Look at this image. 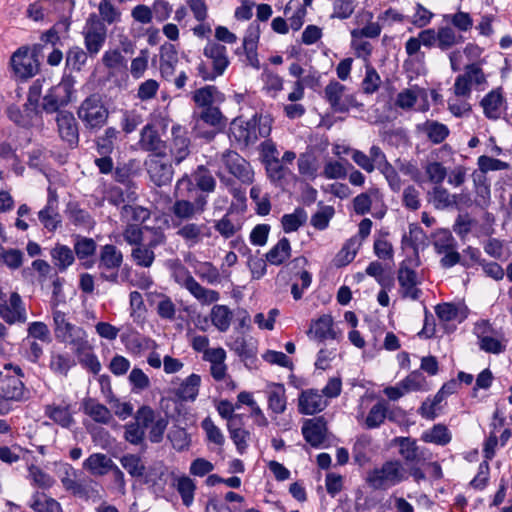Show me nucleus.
<instances>
[{
    "label": "nucleus",
    "mask_w": 512,
    "mask_h": 512,
    "mask_svg": "<svg viewBox=\"0 0 512 512\" xmlns=\"http://www.w3.org/2000/svg\"><path fill=\"white\" fill-rule=\"evenodd\" d=\"M52 318L54 336L58 342L70 346L76 356L90 349L86 331L70 322L64 312L53 309Z\"/></svg>",
    "instance_id": "f257e3e1"
},
{
    "label": "nucleus",
    "mask_w": 512,
    "mask_h": 512,
    "mask_svg": "<svg viewBox=\"0 0 512 512\" xmlns=\"http://www.w3.org/2000/svg\"><path fill=\"white\" fill-rule=\"evenodd\" d=\"M271 130L272 118L269 115L254 114L246 121L234 120L232 134L237 142L248 146L254 144L260 137H268Z\"/></svg>",
    "instance_id": "f03ea898"
},
{
    "label": "nucleus",
    "mask_w": 512,
    "mask_h": 512,
    "mask_svg": "<svg viewBox=\"0 0 512 512\" xmlns=\"http://www.w3.org/2000/svg\"><path fill=\"white\" fill-rule=\"evenodd\" d=\"M77 116L86 130L96 132L107 124L109 110L102 96L98 93H93L80 103L77 109Z\"/></svg>",
    "instance_id": "7ed1b4c3"
},
{
    "label": "nucleus",
    "mask_w": 512,
    "mask_h": 512,
    "mask_svg": "<svg viewBox=\"0 0 512 512\" xmlns=\"http://www.w3.org/2000/svg\"><path fill=\"white\" fill-rule=\"evenodd\" d=\"M203 54L210 63L200 62L197 66L198 75L205 81H213L221 76L229 65L227 49L218 42H210L205 46Z\"/></svg>",
    "instance_id": "20e7f679"
},
{
    "label": "nucleus",
    "mask_w": 512,
    "mask_h": 512,
    "mask_svg": "<svg viewBox=\"0 0 512 512\" xmlns=\"http://www.w3.org/2000/svg\"><path fill=\"white\" fill-rule=\"evenodd\" d=\"M406 479L405 471L399 460H389L381 467L373 469L367 477L368 484L376 490H385Z\"/></svg>",
    "instance_id": "39448f33"
},
{
    "label": "nucleus",
    "mask_w": 512,
    "mask_h": 512,
    "mask_svg": "<svg viewBox=\"0 0 512 512\" xmlns=\"http://www.w3.org/2000/svg\"><path fill=\"white\" fill-rule=\"evenodd\" d=\"M99 277L103 281L117 284L119 281V269L123 263V253L113 244L100 247L98 253Z\"/></svg>",
    "instance_id": "423d86ee"
},
{
    "label": "nucleus",
    "mask_w": 512,
    "mask_h": 512,
    "mask_svg": "<svg viewBox=\"0 0 512 512\" xmlns=\"http://www.w3.org/2000/svg\"><path fill=\"white\" fill-rule=\"evenodd\" d=\"M83 36L87 52L91 57H94L100 52L105 44L107 28L97 15L92 14L87 19Z\"/></svg>",
    "instance_id": "0eeeda50"
},
{
    "label": "nucleus",
    "mask_w": 512,
    "mask_h": 512,
    "mask_svg": "<svg viewBox=\"0 0 512 512\" xmlns=\"http://www.w3.org/2000/svg\"><path fill=\"white\" fill-rule=\"evenodd\" d=\"M73 87V78H63L59 84L52 87L48 94L44 96L43 110L47 113H58L61 106H65L70 102Z\"/></svg>",
    "instance_id": "6e6552de"
},
{
    "label": "nucleus",
    "mask_w": 512,
    "mask_h": 512,
    "mask_svg": "<svg viewBox=\"0 0 512 512\" xmlns=\"http://www.w3.org/2000/svg\"><path fill=\"white\" fill-rule=\"evenodd\" d=\"M221 162L226 170L242 184L250 185L253 183L254 171L250 163L239 153L227 150L222 154Z\"/></svg>",
    "instance_id": "1a4fd4ad"
},
{
    "label": "nucleus",
    "mask_w": 512,
    "mask_h": 512,
    "mask_svg": "<svg viewBox=\"0 0 512 512\" xmlns=\"http://www.w3.org/2000/svg\"><path fill=\"white\" fill-rule=\"evenodd\" d=\"M165 155H150L145 161V167L150 180L156 186H165L171 183L174 170Z\"/></svg>",
    "instance_id": "9d476101"
},
{
    "label": "nucleus",
    "mask_w": 512,
    "mask_h": 512,
    "mask_svg": "<svg viewBox=\"0 0 512 512\" xmlns=\"http://www.w3.org/2000/svg\"><path fill=\"white\" fill-rule=\"evenodd\" d=\"M13 369L15 375L4 373L0 382V398L17 402L24 401L28 398V392L21 380L24 376L23 371L19 366H15Z\"/></svg>",
    "instance_id": "9b49d317"
},
{
    "label": "nucleus",
    "mask_w": 512,
    "mask_h": 512,
    "mask_svg": "<svg viewBox=\"0 0 512 512\" xmlns=\"http://www.w3.org/2000/svg\"><path fill=\"white\" fill-rule=\"evenodd\" d=\"M173 227L178 228L176 235L180 237L188 247H194L204 238L211 236V229L205 223L185 221L173 222Z\"/></svg>",
    "instance_id": "f8f14e48"
},
{
    "label": "nucleus",
    "mask_w": 512,
    "mask_h": 512,
    "mask_svg": "<svg viewBox=\"0 0 512 512\" xmlns=\"http://www.w3.org/2000/svg\"><path fill=\"white\" fill-rule=\"evenodd\" d=\"M346 87L337 81H331L325 88V99L334 112L344 113L357 102L352 95H345Z\"/></svg>",
    "instance_id": "ddd939ff"
},
{
    "label": "nucleus",
    "mask_w": 512,
    "mask_h": 512,
    "mask_svg": "<svg viewBox=\"0 0 512 512\" xmlns=\"http://www.w3.org/2000/svg\"><path fill=\"white\" fill-rule=\"evenodd\" d=\"M207 205V198L204 195H199L194 201L185 199L176 200L171 208L175 217L173 222L183 223L189 221L197 215L204 212Z\"/></svg>",
    "instance_id": "4468645a"
},
{
    "label": "nucleus",
    "mask_w": 512,
    "mask_h": 512,
    "mask_svg": "<svg viewBox=\"0 0 512 512\" xmlns=\"http://www.w3.org/2000/svg\"><path fill=\"white\" fill-rule=\"evenodd\" d=\"M11 66L15 75L21 79L33 77L39 69V63L28 48H19L11 57Z\"/></svg>",
    "instance_id": "2eb2a0df"
},
{
    "label": "nucleus",
    "mask_w": 512,
    "mask_h": 512,
    "mask_svg": "<svg viewBox=\"0 0 512 512\" xmlns=\"http://www.w3.org/2000/svg\"><path fill=\"white\" fill-rule=\"evenodd\" d=\"M56 123L60 137L71 146L77 145L79 131L74 115L69 111H59L56 115Z\"/></svg>",
    "instance_id": "dca6fc26"
},
{
    "label": "nucleus",
    "mask_w": 512,
    "mask_h": 512,
    "mask_svg": "<svg viewBox=\"0 0 512 512\" xmlns=\"http://www.w3.org/2000/svg\"><path fill=\"white\" fill-rule=\"evenodd\" d=\"M0 316L8 324L24 323L27 320L26 310L20 295L13 292L7 302L0 307Z\"/></svg>",
    "instance_id": "f3484780"
},
{
    "label": "nucleus",
    "mask_w": 512,
    "mask_h": 512,
    "mask_svg": "<svg viewBox=\"0 0 512 512\" xmlns=\"http://www.w3.org/2000/svg\"><path fill=\"white\" fill-rule=\"evenodd\" d=\"M139 145L142 150L152 152V155H165L166 144L161 140L158 131L152 124H147L142 128Z\"/></svg>",
    "instance_id": "a211bd4d"
},
{
    "label": "nucleus",
    "mask_w": 512,
    "mask_h": 512,
    "mask_svg": "<svg viewBox=\"0 0 512 512\" xmlns=\"http://www.w3.org/2000/svg\"><path fill=\"white\" fill-rule=\"evenodd\" d=\"M326 406L327 401L317 390L302 391L299 396L298 408L301 414L313 415L322 411Z\"/></svg>",
    "instance_id": "6ab92c4d"
},
{
    "label": "nucleus",
    "mask_w": 512,
    "mask_h": 512,
    "mask_svg": "<svg viewBox=\"0 0 512 512\" xmlns=\"http://www.w3.org/2000/svg\"><path fill=\"white\" fill-rule=\"evenodd\" d=\"M333 324L332 316L324 314L317 320L312 321L307 334L311 339L319 342L327 339H336L337 332L334 330Z\"/></svg>",
    "instance_id": "aec40b11"
},
{
    "label": "nucleus",
    "mask_w": 512,
    "mask_h": 512,
    "mask_svg": "<svg viewBox=\"0 0 512 512\" xmlns=\"http://www.w3.org/2000/svg\"><path fill=\"white\" fill-rule=\"evenodd\" d=\"M326 431V422L323 417L306 420L302 427L305 440L313 447H318L324 442Z\"/></svg>",
    "instance_id": "412c9836"
},
{
    "label": "nucleus",
    "mask_w": 512,
    "mask_h": 512,
    "mask_svg": "<svg viewBox=\"0 0 512 512\" xmlns=\"http://www.w3.org/2000/svg\"><path fill=\"white\" fill-rule=\"evenodd\" d=\"M171 132L173 139L170 150L175 163L179 164L190 154V140L186 131L179 125L173 126Z\"/></svg>",
    "instance_id": "4be33fe9"
},
{
    "label": "nucleus",
    "mask_w": 512,
    "mask_h": 512,
    "mask_svg": "<svg viewBox=\"0 0 512 512\" xmlns=\"http://www.w3.org/2000/svg\"><path fill=\"white\" fill-rule=\"evenodd\" d=\"M192 99L202 109L214 107V104L222 103L225 100L224 94L216 86L207 85L193 92Z\"/></svg>",
    "instance_id": "5701e85b"
},
{
    "label": "nucleus",
    "mask_w": 512,
    "mask_h": 512,
    "mask_svg": "<svg viewBox=\"0 0 512 512\" xmlns=\"http://www.w3.org/2000/svg\"><path fill=\"white\" fill-rule=\"evenodd\" d=\"M113 465L112 459L103 453H93L83 462V468L94 476L106 475Z\"/></svg>",
    "instance_id": "b1692460"
},
{
    "label": "nucleus",
    "mask_w": 512,
    "mask_h": 512,
    "mask_svg": "<svg viewBox=\"0 0 512 512\" xmlns=\"http://www.w3.org/2000/svg\"><path fill=\"white\" fill-rule=\"evenodd\" d=\"M392 442L399 447V454L406 463H418L422 459V453L415 439L396 437Z\"/></svg>",
    "instance_id": "393cba45"
},
{
    "label": "nucleus",
    "mask_w": 512,
    "mask_h": 512,
    "mask_svg": "<svg viewBox=\"0 0 512 512\" xmlns=\"http://www.w3.org/2000/svg\"><path fill=\"white\" fill-rule=\"evenodd\" d=\"M39 221L49 231H55L61 224L58 203L55 198H48L47 204L38 213Z\"/></svg>",
    "instance_id": "a878e982"
},
{
    "label": "nucleus",
    "mask_w": 512,
    "mask_h": 512,
    "mask_svg": "<svg viewBox=\"0 0 512 512\" xmlns=\"http://www.w3.org/2000/svg\"><path fill=\"white\" fill-rule=\"evenodd\" d=\"M83 411L92 420L100 424H109L113 420L110 410L95 399L88 398L83 402Z\"/></svg>",
    "instance_id": "bb28decb"
},
{
    "label": "nucleus",
    "mask_w": 512,
    "mask_h": 512,
    "mask_svg": "<svg viewBox=\"0 0 512 512\" xmlns=\"http://www.w3.org/2000/svg\"><path fill=\"white\" fill-rule=\"evenodd\" d=\"M433 144L442 143L449 136V128L436 120H426L417 126Z\"/></svg>",
    "instance_id": "cd10ccee"
},
{
    "label": "nucleus",
    "mask_w": 512,
    "mask_h": 512,
    "mask_svg": "<svg viewBox=\"0 0 512 512\" xmlns=\"http://www.w3.org/2000/svg\"><path fill=\"white\" fill-rule=\"evenodd\" d=\"M184 288L202 305H210L217 302L220 298L219 292L203 287L195 279H188V281L184 283Z\"/></svg>",
    "instance_id": "c85d7f7f"
},
{
    "label": "nucleus",
    "mask_w": 512,
    "mask_h": 512,
    "mask_svg": "<svg viewBox=\"0 0 512 512\" xmlns=\"http://www.w3.org/2000/svg\"><path fill=\"white\" fill-rule=\"evenodd\" d=\"M228 346L233 350L241 359L248 364L253 361L256 356L257 347L253 339H246L244 336H238L231 341Z\"/></svg>",
    "instance_id": "c756f323"
},
{
    "label": "nucleus",
    "mask_w": 512,
    "mask_h": 512,
    "mask_svg": "<svg viewBox=\"0 0 512 512\" xmlns=\"http://www.w3.org/2000/svg\"><path fill=\"white\" fill-rule=\"evenodd\" d=\"M120 131L115 127H107L95 139L96 150L99 155H111L114 151Z\"/></svg>",
    "instance_id": "7c9ffc66"
},
{
    "label": "nucleus",
    "mask_w": 512,
    "mask_h": 512,
    "mask_svg": "<svg viewBox=\"0 0 512 512\" xmlns=\"http://www.w3.org/2000/svg\"><path fill=\"white\" fill-rule=\"evenodd\" d=\"M54 265L59 271H65L75 261L74 251L63 244H56L50 251Z\"/></svg>",
    "instance_id": "2f4dec72"
},
{
    "label": "nucleus",
    "mask_w": 512,
    "mask_h": 512,
    "mask_svg": "<svg viewBox=\"0 0 512 512\" xmlns=\"http://www.w3.org/2000/svg\"><path fill=\"white\" fill-rule=\"evenodd\" d=\"M267 393L269 409L275 414H282L287 405L284 385L271 384Z\"/></svg>",
    "instance_id": "473e14b6"
},
{
    "label": "nucleus",
    "mask_w": 512,
    "mask_h": 512,
    "mask_svg": "<svg viewBox=\"0 0 512 512\" xmlns=\"http://www.w3.org/2000/svg\"><path fill=\"white\" fill-rule=\"evenodd\" d=\"M422 441L433 443L438 446H446L452 440L450 430L444 424H435L431 429L425 431L421 436Z\"/></svg>",
    "instance_id": "72a5a7b5"
},
{
    "label": "nucleus",
    "mask_w": 512,
    "mask_h": 512,
    "mask_svg": "<svg viewBox=\"0 0 512 512\" xmlns=\"http://www.w3.org/2000/svg\"><path fill=\"white\" fill-rule=\"evenodd\" d=\"M503 96L499 90L489 92L481 101V106L486 117L489 119H498L501 114Z\"/></svg>",
    "instance_id": "f704fd0d"
},
{
    "label": "nucleus",
    "mask_w": 512,
    "mask_h": 512,
    "mask_svg": "<svg viewBox=\"0 0 512 512\" xmlns=\"http://www.w3.org/2000/svg\"><path fill=\"white\" fill-rule=\"evenodd\" d=\"M7 113L10 120L22 127L33 125V119L37 117L38 114L37 109L30 106L28 103L24 105L23 111H21L16 106H10L7 110Z\"/></svg>",
    "instance_id": "c9c22d12"
},
{
    "label": "nucleus",
    "mask_w": 512,
    "mask_h": 512,
    "mask_svg": "<svg viewBox=\"0 0 512 512\" xmlns=\"http://www.w3.org/2000/svg\"><path fill=\"white\" fill-rule=\"evenodd\" d=\"M232 317V311L226 305H214L210 312L211 322L220 332L229 329Z\"/></svg>",
    "instance_id": "e433bc0d"
},
{
    "label": "nucleus",
    "mask_w": 512,
    "mask_h": 512,
    "mask_svg": "<svg viewBox=\"0 0 512 512\" xmlns=\"http://www.w3.org/2000/svg\"><path fill=\"white\" fill-rule=\"evenodd\" d=\"M30 507L35 512H62V507L58 501L40 492L33 494Z\"/></svg>",
    "instance_id": "4c0bfd02"
},
{
    "label": "nucleus",
    "mask_w": 512,
    "mask_h": 512,
    "mask_svg": "<svg viewBox=\"0 0 512 512\" xmlns=\"http://www.w3.org/2000/svg\"><path fill=\"white\" fill-rule=\"evenodd\" d=\"M198 118L199 120L213 127L217 131L222 130L227 124V118L216 106L206 107L205 109H202L198 115Z\"/></svg>",
    "instance_id": "58836bf2"
},
{
    "label": "nucleus",
    "mask_w": 512,
    "mask_h": 512,
    "mask_svg": "<svg viewBox=\"0 0 512 512\" xmlns=\"http://www.w3.org/2000/svg\"><path fill=\"white\" fill-rule=\"evenodd\" d=\"M291 246L287 238H282L266 254V260L272 265H281L290 257Z\"/></svg>",
    "instance_id": "ea45409f"
},
{
    "label": "nucleus",
    "mask_w": 512,
    "mask_h": 512,
    "mask_svg": "<svg viewBox=\"0 0 512 512\" xmlns=\"http://www.w3.org/2000/svg\"><path fill=\"white\" fill-rule=\"evenodd\" d=\"M201 378L197 374H191L180 385L177 396L184 401L195 400L200 386Z\"/></svg>",
    "instance_id": "a19ab883"
},
{
    "label": "nucleus",
    "mask_w": 512,
    "mask_h": 512,
    "mask_svg": "<svg viewBox=\"0 0 512 512\" xmlns=\"http://www.w3.org/2000/svg\"><path fill=\"white\" fill-rule=\"evenodd\" d=\"M45 412L50 419L64 428H69L74 424V419L69 410V406L49 405L46 407Z\"/></svg>",
    "instance_id": "79ce46f5"
},
{
    "label": "nucleus",
    "mask_w": 512,
    "mask_h": 512,
    "mask_svg": "<svg viewBox=\"0 0 512 512\" xmlns=\"http://www.w3.org/2000/svg\"><path fill=\"white\" fill-rule=\"evenodd\" d=\"M371 443L372 439L369 435L362 434L357 437L352 448V456L355 463L363 466L369 461L368 449Z\"/></svg>",
    "instance_id": "37998d69"
},
{
    "label": "nucleus",
    "mask_w": 512,
    "mask_h": 512,
    "mask_svg": "<svg viewBox=\"0 0 512 512\" xmlns=\"http://www.w3.org/2000/svg\"><path fill=\"white\" fill-rule=\"evenodd\" d=\"M438 48L442 51L451 49L453 46L463 42V36L448 26L440 27L437 31Z\"/></svg>",
    "instance_id": "c03bdc74"
},
{
    "label": "nucleus",
    "mask_w": 512,
    "mask_h": 512,
    "mask_svg": "<svg viewBox=\"0 0 512 512\" xmlns=\"http://www.w3.org/2000/svg\"><path fill=\"white\" fill-rule=\"evenodd\" d=\"M131 257L136 265L149 268L155 260V253L148 245L141 243L132 249Z\"/></svg>",
    "instance_id": "a18cd8bd"
},
{
    "label": "nucleus",
    "mask_w": 512,
    "mask_h": 512,
    "mask_svg": "<svg viewBox=\"0 0 512 512\" xmlns=\"http://www.w3.org/2000/svg\"><path fill=\"white\" fill-rule=\"evenodd\" d=\"M452 195L441 185L435 186L429 193V200L438 210H444L452 207Z\"/></svg>",
    "instance_id": "49530a36"
},
{
    "label": "nucleus",
    "mask_w": 512,
    "mask_h": 512,
    "mask_svg": "<svg viewBox=\"0 0 512 512\" xmlns=\"http://www.w3.org/2000/svg\"><path fill=\"white\" fill-rule=\"evenodd\" d=\"M356 253V240L351 238L344 243L341 250L336 254L333 263L338 268L344 267L354 260Z\"/></svg>",
    "instance_id": "de8ad7c7"
},
{
    "label": "nucleus",
    "mask_w": 512,
    "mask_h": 512,
    "mask_svg": "<svg viewBox=\"0 0 512 512\" xmlns=\"http://www.w3.org/2000/svg\"><path fill=\"white\" fill-rule=\"evenodd\" d=\"M24 259V253L19 249H6L0 245V264L5 265L12 270L21 267Z\"/></svg>",
    "instance_id": "09e8293b"
},
{
    "label": "nucleus",
    "mask_w": 512,
    "mask_h": 512,
    "mask_svg": "<svg viewBox=\"0 0 512 512\" xmlns=\"http://www.w3.org/2000/svg\"><path fill=\"white\" fill-rule=\"evenodd\" d=\"M195 274L208 284L220 282L219 270L210 262H197L194 266Z\"/></svg>",
    "instance_id": "8fccbe9b"
},
{
    "label": "nucleus",
    "mask_w": 512,
    "mask_h": 512,
    "mask_svg": "<svg viewBox=\"0 0 512 512\" xmlns=\"http://www.w3.org/2000/svg\"><path fill=\"white\" fill-rule=\"evenodd\" d=\"M176 489L181 496L183 504L186 507H190L193 503L196 489L193 480L187 476L177 478Z\"/></svg>",
    "instance_id": "3c124183"
},
{
    "label": "nucleus",
    "mask_w": 512,
    "mask_h": 512,
    "mask_svg": "<svg viewBox=\"0 0 512 512\" xmlns=\"http://www.w3.org/2000/svg\"><path fill=\"white\" fill-rule=\"evenodd\" d=\"M120 463L132 477H142L145 473V465L138 455L125 454L120 458Z\"/></svg>",
    "instance_id": "603ef678"
},
{
    "label": "nucleus",
    "mask_w": 512,
    "mask_h": 512,
    "mask_svg": "<svg viewBox=\"0 0 512 512\" xmlns=\"http://www.w3.org/2000/svg\"><path fill=\"white\" fill-rule=\"evenodd\" d=\"M88 54L78 46L70 48L66 54V66L73 71H81L87 62Z\"/></svg>",
    "instance_id": "864d4df0"
},
{
    "label": "nucleus",
    "mask_w": 512,
    "mask_h": 512,
    "mask_svg": "<svg viewBox=\"0 0 512 512\" xmlns=\"http://www.w3.org/2000/svg\"><path fill=\"white\" fill-rule=\"evenodd\" d=\"M386 413L387 405L385 402L381 401L373 405L365 420L366 427L368 429L379 427L384 422Z\"/></svg>",
    "instance_id": "5fc2aeb1"
},
{
    "label": "nucleus",
    "mask_w": 512,
    "mask_h": 512,
    "mask_svg": "<svg viewBox=\"0 0 512 512\" xmlns=\"http://www.w3.org/2000/svg\"><path fill=\"white\" fill-rule=\"evenodd\" d=\"M96 242L92 238L77 236L74 243V253L78 259L83 260L95 254Z\"/></svg>",
    "instance_id": "6e6d98bb"
},
{
    "label": "nucleus",
    "mask_w": 512,
    "mask_h": 512,
    "mask_svg": "<svg viewBox=\"0 0 512 512\" xmlns=\"http://www.w3.org/2000/svg\"><path fill=\"white\" fill-rule=\"evenodd\" d=\"M194 180L197 187L203 192H213L216 187V181L212 174L204 166H199L194 174Z\"/></svg>",
    "instance_id": "4d7b16f0"
},
{
    "label": "nucleus",
    "mask_w": 512,
    "mask_h": 512,
    "mask_svg": "<svg viewBox=\"0 0 512 512\" xmlns=\"http://www.w3.org/2000/svg\"><path fill=\"white\" fill-rule=\"evenodd\" d=\"M307 214L306 212L298 208L292 214H285L282 217V226L283 230L286 233H290L296 231L302 224L306 222Z\"/></svg>",
    "instance_id": "13d9d810"
},
{
    "label": "nucleus",
    "mask_w": 512,
    "mask_h": 512,
    "mask_svg": "<svg viewBox=\"0 0 512 512\" xmlns=\"http://www.w3.org/2000/svg\"><path fill=\"white\" fill-rule=\"evenodd\" d=\"M425 173L428 177V180L437 185H441L444 179L447 176V169L438 161H431L426 164L424 167Z\"/></svg>",
    "instance_id": "bf43d9fd"
},
{
    "label": "nucleus",
    "mask_w": 512,
    "mask_h": 512,
    "mask_svg": "<svg viewBox=\"0 0 512 512\" xmlns=\"http://www.w3.org/2000/svg\"><path fill=\"white\" fill-rule=\"evenodd\" d=\"M29 477L33 481V484L41 489H49L55 483L53 477L35 465L29 467Z\"/></svg>",
    "instance_id": "052dcab7"
},
{
    "label": "nucleus",
    "mask_w": 512,
    "mask_h": 512,
    "mask_svg": "<svg viewBox=\"0 0 512 512\" xmlns=\"http://www.w3.org/2000/svg\"><path fill=\"white\" fill-rule=\"evenodd\" d=\"M159 416L160 414L156 413L151 407L144 405L137 410L134 418L135 423L145 431V429L151 427Z\"/></svg>",
    "instance_id": "680f3d73"
},
{
    "label": "nucleus",
    "mask_w": 512,
    "mask_h": 512,
    "mask_svg": "<svg viewBox=\"0 0 512 512\" xmlns=\"http://www.w3.org/2000/svg\"><path fill=\"white\" fill-rule=\"evenodd\" d=\"M433 247L438 254L446 253L447 251L456 248V242L449 231H440L436 234L433 242Z\"/></svg>",
    "instance_id": "e2e57ef3"
},
{
    "label": "nucleus",
    "mask_w": 512,
    "mask_h": 512,
    "mask_svg": "<svg viewBox=\"0 0 512 512\" xmlns=\"http://www.w3.org/2000/svg\"><path fill=\"white\" fill-rule=\"evenodd\" d=\"M27 337L34 340H40L45 343L50 342V330L48 326L41 321H34L28 325Z\"/></svg>",
    "instance_id": "0e129e2a"
},
{
    "label": "nucleus",
    "mask_w": 512,
    "mask_h": 512,
    "mask_svg": "<svg viewBox=\"0 0 512 512\" xmlns=\"http://www.w3.org/2000/svg\"><path fill=\"white\" fill-rule=\"evenodd\" d=\"M381 78L374 67L370 64L366 65L365 77L362 81V89L366 94H372L378 90Z\"/></svg>",
    "instance_id": "69168bd1"
},
{
    "label": "nucleus",
    "mask_w": 512,
    "mask_h": 512,
    "mask_svg": "<svg viewBox=\"0 0 512 512\" xmlns=\"http://www.w3.org/2000/svg\"><path fill=\"white\" fill-rule=\"evenodd\" d=\"M477 164L479 170L483 173H487L490 171L507 170L510 168L509 163L486 155L480 156L478 158Z\"/></svg>",
    "instance_id": "338daca9"
},
{
    "label": "nucleus",
    "mask_w": 512,
    "mask_h": 512,
    "mask_svg": "<svg viewBox=\"0 0 512 512\" xmlns=\"http://www.w3.org/2000/svg\"><path fill=\"white\" fill-rule=\"evenodd\" d=\"M73 365L70 357L63 354H52L49 367L50 369L60 375H67L69 369Z\"/></svg>",
    "instance_id": "774afa93"
}]
</instances>
